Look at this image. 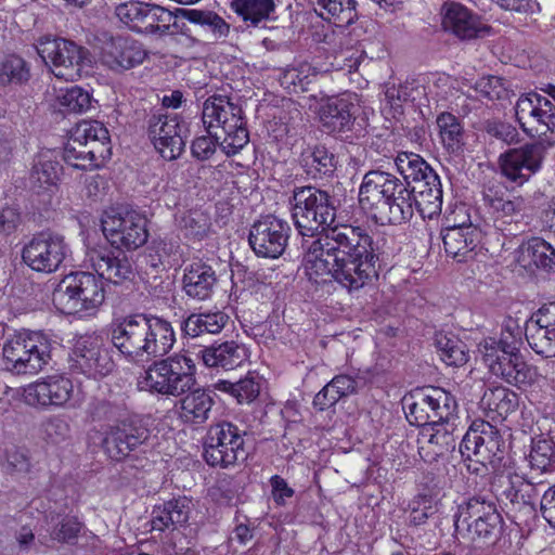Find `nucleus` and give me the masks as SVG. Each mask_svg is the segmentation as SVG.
I'll return each mask as SVG.
<instances>
[{
  "label": "nucleus",
  "mask_w": 555,
  "mask_h": 555,
  "mask_svg": "<svg viewBox=\"0 0 555 555\" xmlns=\"http://www.w3.org/2000/svg\"><path fill=\"white\" fill-rule=\"evenodd\" d=\"M203 124L227 155H234L249 140L242 108L223 95L208 98L203 105Z\"/></svg>",
  "instance_id": "obj_4"
},
{
  "label": "nucleus",
  "mask_w": 555,
  "mask_h": 555,
  "mask_svg": "<svg viewBox=\"0 0 555 555\" xmlns=\"http://www.w3.org/2000/svg\"><path fill=\"white\" fill-rule=\"evenodd\" d=\"M375 261L369 233L360 227L340 224L310 243L302 266L310 281L319 284L335 280L352 291L377 275Z\"/></svg>",
  "instance_id": "obj_1"
},
{
  "label": "nucleus",
  "mask_w": 555,
  "mask_h": 555,
  "mask_svg": "<svg viewBox=\"0 0 555 555\" xmlns=\"http://www.w3.org/2000/svg\"><path fill=\"white\" fill-rule=\"evenodd\" d=\"M437 126L443 146L451 153L459 152L464 144V131L459 119L450 113H442L437 117Z\"/></svg>",
  "instance_id": "obj_48"
},
{
  "label": "nucleus",
  "mask_w": 555,
  "mask_h": 555,
  "mask_svg": "<svg viewBox=\"0 0 555 555\" xmlns=\"http://www.w3.org/2000/svg\"><path fill=\"white\" fill-rule=\"evenodd\" d=\"M73 393L72 380L60 375L40 378L24 388L25 402L43 410L66 408Z\"/></svg>",
  "instance_id": "obj_20"
},
{
  "label": "nucleus",
  "mask_w": 555,
  "mask_h": 555,
  "mask_svg": "<svg viewBox=\"0 0 555 555\" xmlns=\"http://www.w3.org/2000/svg\"><path fill=\"white\" fill-rule=\"evenodd\" d=\"M405 404L409 422L423 428L443 425L456 410L452 395L433 386L414 390L410 398L405 399Z\"/></svg>",
  "instance_id": "obj_11"
},
{
  "label": "nucleus",
  "mask_w": 555,
  "mask_h": 555,
  "mask_svg": "<svg viewBox=\"0 0 555 555\" xmlns=\"http://www.w3.org/2000/svg\"><path fill=\"white\" fill-rule=\"evenodd\" d=\"M356 388L357 382L351 376H335L315 395L313 404L323 411L336 404L341 398L352 395Z\"/></svg>",
  "instance_id": "obj_41"
},
{
  "label": "nucleus",
  "mask_w": 555,
  "mask_h": 555,
  "mask_svg": "<svg viewBox=\"0 0 555 555\" xmlns=\"http://www.w3.org/2000/svg\"><path fill=\"white\" fill-rule=\"evenodd\" d=\"M363 210L380 223L400 224L413 216L412 193L393 175L372 170L364 175L359 190Z\"/></svg>",
  "instance_id": "obj_2"
},
{
  "label": "nucleus",
  "mask_w": 555,
  "mask_h": 555,
  "mask_svg": "<svg viewBox=\"0 0 555 555\" xmlns=\"http://www.w3.org/2000/svg\"><path fill=\"white\" fill-rule=\"evenodd\" d=\"M74 140L88 145L91 150L102 146L106 150V158L111 156V141L108 130L104 125L96 120L80 122L74 130L72 137Z\"/></svg>",
  "instance_id": "obj_42"
},
{
  "label": "nucleus",
  "mask_w": 555,
  "mask_h": 555,
  "mask_svg": "<svg viewBox=\"0 0 555 555\" xmlns=\"http://www.w3.org/2000/svg\"><path fill=\"white\" fill-rule=\"evenodd\" d=\"M228 317L222 312L191 314L183 324V331L191 337L203 334H217L227 324Z\"/></svg>",
  "instance_id": "obj_44"
},
{
  "label": "nucleus",
  "mask_w": 555,
  "mask_h": 555,
  "mask_svg": "<svg viewBox=\"0 0 555 555\" xmlns=\"http://www.w3.org/2000/svg\"><path fill=\"white\" fill-rule=\"evenodd\" d=\"M51 360V341L41 332L20 333L2 347L3 367L15 375H35Z\"/></svg>",
  "instance_id": "obj_8"
},
{
  "label": "nucleus",
  "mask_w": 555,
  "mask_h": 555,
  "mask_svg": "<svg viewBox=\"0 0 555 555\" xmlns=\"http://www.w3.org/2000/svg\"><path fill=\"white\" fill-rule=\"evenodd\" d=\"M36 50L51 73L66 81L78 80L91 65L89 51L76 42L51 35L41 36Z\"/></svg>",
  "instance_id": "obj_10"
},
{
  "label": "nucleus",
  "mask_w": 555,
  "mask_h": 555,
  "mask_svg": "<svg viewBox=\"0 0 555 555\" xmlns=\"http://www.w3.org/2000/svg\"><path fill=\"white\" fill-rule=\"evenodd\" d=\"M291 205L294 224L302 236L325 234L335 220L336 209L328 193L317 188L296 189Z\"/></svg>",
  "instance_id": "obj_9"
},
{
  "label": "nucleus",
  "mask_w": 555,
  "mask_h": 555,
  "mask_svg": "<svg viewBox=\"0 0 555 555\" xmlns=\"http://www.w3.org/2000/svg\"><path fill=\"white\" fill-rule=\"evenodd\" d=\"M217 282L215 270L203 262L189 264L183 274V289L195 300L203 301L210 298Z\"/></svg>",
  "instance_id": "obj_32"
},
{
  "label": "nucleus",
  "mask_w": 555,
  "mask_h": 555,
  "mask_svg": "<svg viewBox=\"0 0 555 555\" xmlns=\"http://www.w3.org/2000/svg\"><path fill=\"white\" fill-rule=\"evenodd\" d=\"M485 202L494 227L501 231L506 225L518 223L527 209L525 197L503 190L489 189L485 193Z\"/></svg>",
  "instance_id": "obj_26"
},
{
  "label": "nucleus",
  "mask_w": 555,
  "mask_h": 555,
  "mask_svg": "<svg viewBox=\"0 0 555 555\" xmlns=\"http://www.w3.org/2000/svg\"><path fill=\"white\" fill-rule=\"evenodd\" d=\"M436 346L441 360L450 366H462L469 359L466 345L455 336L438 334Z\"/></svg>",
  "instance_id": "obj_47"
},
{
  "label": "nucleus",
  "mask_w": 555,
  "mask_h": 555,
  "mask_svg": "<svg viewBox=\"0 0 555 555\" xmlns=\"http://www.w3.org/2000/svg\"><path fill=\"white\" fill-rule=\"evenodd\" d=\"M545 151L542 143L526 144L507 151L500 156L502 175L511 182L522 185L541 169Z\"/></svg>",
  "instance_id": "obj_18"
},
{
  "label": "nucleus",
  "mask_w": 555,
  "mask_h": 555,
  "mask_svg": "<svg viewBox=\"0 0 555 555\" xmlns=\"http://www.w3.org/2000/svg\"><path fill=\"white\" fill-rule=\"evenodd\" d=\"M304 166L314 178L330 175L335 169L334 155L324 146H315L304 156Z\"/></svg>",
  "instance_id": "obj_50"
},
{
  "label": "nucleus",
  "mask_w": 555,
  "mask_h": 555,
  "mask_svg": "<svg viewBox=\"0 0 555 555\" xmlns=\"http://www.w3.org/2000/svg\"><path fill=\"white\" fill-rule=\"evenodd\" d=\"M186 17L194 24L208 27L216 39L225 38L229 35L230 25L215 12L190 10Z\"/></svg>",
  "instance_id": "obj_54"
},
{
  "label": "nucleus",
  "mask_w": 555,
  "mask_h": 555,
  "mask_svg": "<svg viewBox=\"0 0 555 555\" xmlns=\"http://www.w3.org/2000/svg\"><path fill=\"white\" fill-rule=\"evenodd\" d=\"M106 292L99 275L75 272L64 276L53 292L55 307L66 314L92 315L103 305Z\"/></svg>",
  "instance_id": "obj_7"
},
{
  "label": "nucleus",
  "mask_w": 555,
  "mask_h": 555,
  "mask_svg": "<svg viewBox=\"0 0 555 555\" xmlns=\"http://www.w3.org/2000/svg\"><path fill=\"white\" fill-rule=\"evenodd\" d=\"M172 20L173 15L169 10L159 5L146 3L143 33L165 34L168 31Z\"/></svg>",
  "instance_id": "obj_52"
},
{
  "label": "nucleus",
  "mask_w": 555,
  "mask_h": 555,
  "mask_svg": "<svg viewBox=\"0 0 555 555\" xmlns=\"http://www.w3.org/2000/svg\"><path fill=\"white\" fill-rule=\"evenodd\" d=\"M176 341L172 325L167 320L150 315V334L147 338V359L167 354Z\"/></svg>",
  "instance_id": "obj_38"
},
{
  "label": "nucleus",
  "mask_w": 555,
  "mask_h": 555,
  "mask_svg": "<svg viewBox=\"0 0 555 555\" xmlns=\"http://www.w3.org/2000/svg\"><path fill=\"white\" fill-rule=\"evenodd\" d=\"M534 105L546 106L545 96L535 92H530L521 95L515 105V115L519 125L524 119H529L531 112L534 111Z\"/></svg>",
  "instance_id": "obj_61"
},
{
  "label": "nucleus",
  "mask_w": 555,
  "mask_h": 555,
  "mask_svg": "<svg viewBox=\"0 0 555 555\" xmlns=\"http://www.w3.org/2000/svg\"><path fill=\"white\" fill-rule=\"evenodd\" d=\"M101 225L104 236L116 248L137 249L147 241L146 219L135 210L107 209Z\"/></svg>",
  "instance_id": "obj_13"
},
{
  "label": "nucleus",
  "mask_w": 555,
  "mask_h": 555,
  "mask_svg": "<svg viewBox=\"0 0 555 555\" xmlns=\"http://www.w3.org/2000/svg\"><path fill=\"white\" fill-rule=\"evenodd\" d=\"M72 360L76 369L94 378L105 376L114 367L108 352L102 348L101 339L94 336H82L76 340Z\"/></svg>",
  "instance_id": "obj_22"
},
{
  "label": "nucleus",
  "mask_w": 555,
  "mask_h": 555,
  "mask_svg": "<svg viewBox=\"0 0 555 555\" xmlns=\"http://www.w3.org/2000/svg\"><path fill=\"white\" fill-rule=\"evenodd\" d=\"M358 102V96L351 93L322 100L318 109L320 122L331 132L349 129L356 118Z\"/></svg>",
  "instance_id": "obj_29"
},
{
  "label": "nucleus",
  "mask_w": 555,
  "mask_h": 555,
  "mask_svg": "<svg viewBox=\"0 0 555 555\" xmlns=\"http://www.w3.org/2000/svg\"><path fill=\"white\" fill-rule=\"evenodd\" d=\"M214 400L204 389H194L179 402L178 416L185 424H204L211 411Z\"/></svg>",
  "instance_id": "obj_34"
},
{
  "label": "nucleus",
  "mask_w": 555,
  "mask_h": 555,
  "mask_svg": "<svg viewBox=\"0 0 555 555\" xmlns=\"http://www.w3.org/2000/svg\"><path fill=\"white\" fill-rule=\"evenodd\" d=\"M418 454L426 462H433L453 447L454 439L443 426H431L422 429L417 439Z\"/></svg>",
  "instance_id": "obj_35"
},
{
  "label": "nucleus",
  "mask_w": 555,
  "mask_h": 555,
  "mask_svg": "<svg viewBox=\"0 0 555 555\" xmlns=\"http://www.w3.org/2000/svg\"><path fill=\"white\" fill-rule=\"evenodd\" d=\"M442 27L459 39L481 38L490 33V27L459 2H446L441 9Z\"/></svg>",
  "instance_id": "obj_25"
},
{
  "label": "nucleus",
  "mask_w": 555,
  "mask_h": 555,
  "mask_svg": "<svg viewBox=\"0 0 555 555\" xmlns=\"http://www.w3.org/2000/svg\"><path fill=\"white\" fill-rule=\"evenodd\" d=\"M232 8L244 22L257 26L269 18L274 10V2L273 0H232Z\"/></svg>",
  "instance_id": "obj_49"
},
{
  "label": "nucleus",
  "mask_w": 555,
  "mask_h": 555,
  "mask_svg": "<svg viewBox=\"0 0 555 555\" xmlns=\"http://www.w3.org/2000/svg\"><path fill=\"white\" fill-rule=\"evenodd\" d=\"M244 431L229 422L211 425L207 431L204 459L210 466L228 467L244 461Z\"/></svg>",
  "instance_id": "obj_12"
},
{
  "label": "nucleus",
  "mask_w": 555,
  "mask_h": 555,
  "mask_svg": "<svg viewBox=\"0 0 555 555\" xmlns=\"http://www.w3.org/2000/svg\"><path fill=\"white\" fill-rule=\"evenodd\" d=\"M196 358H201L208 367L233 370L243 364L247 353L246 349L235 341H225L218 346L201 348L196 352Z\"/></svg>",
  "instance_id": "obj_33"
},
{
  "label": "nucleus",
  "mask_w": 555,
  "mask_h": 555,
  "mask_svg": "<svg viewBox=\"0 0 555 555\" xmlns=\"http://www.w3.org/2000/svg\"><path fill=\"white\" fill-rule=\"evenodd\" d=\"M521 328L514 322L505 325L501 339L487 338L480 344L482 361L496 377L519 389L540 385L544 376L539 369L527 363L517 352Z\"/></svg>",
  "instance_id": "obj_3"
},
{
  "label": "nucleus",
  "mask_w": 555,
  "mask_h": 555,
  "mask_svg": "<svg viewBox=\"0 0 555 555\" xmlns=\"http://www.w3.org/2000/svg\"><path fill=\"white\" fill-rule=\"evenodd\" d=\"M145 8L146 3L144 2L128 1L118 4L115 9V14L130 29L143 33Z\"/></svg>",
  "instance_id": "obj_55"
},
{
  "label": "nucleus",
  "mask_w": 555,
  "mask_h": 555,
  "mask_svg": "<svg viewBox=\"0 0 555 555\" xmlns=\"http://www.w3.org/2000/svg\"><path fill=\"white\" fill-rule=\"evenodd\" d=\"M437 513L436 503L431 496L420 494L409 504V522L413 526L424 525Z\"/></svg>",
  "instance_id": "obj_57"
},
{
  "label": "nucleus",
  "mask_w": 555,
  "mask_h": 555,
  "mask_svg": "<svg viewBox=\"0 0 555 555\" xmlns=\"http://www.w3.org/2000/svg\"><path fill=\"white\" fill-rule=\"evenodd\" d=\"M196 365L189 351L175 353L154 362L139 377L141 390L178 397L196 384Z\"/></svg>",
  "instance_id": "obj_5"
},
{
  "label": "nucleus",
  "mask_w": 555,
  "mask_h": 555,
  "mask_svg": "<svg viewBox=\"0 0 555 555\" xmlns=\"http://www.w3.org/2000/svg\"><path fill=\"white\" fill-rule=\"evenodd\" d=\"M259 384L251 377H246L237 383H234L233 397L236 398L238 403H249L259 395Z\"/></svg>",
  "instance_id": "obj_62"
},
{
  "label": "nucleus",
  "mask_w": 555,
  "mask_h": 555,
  "mask_svg": "<svg viewBox=\"0 0 555 555\" xmlns=\"http://www.w3.org/2000/svg\"><path fill=\"white\" fill-rule=\"evenodd\" d=\"M184 229L190 235L202 237L206 234L209 222L206 215L201 211H191L183 219Z\"/></svg>",
  "instance_id": "obj_63"
},
{
  "label": "nucleus",
  "mask_w": 555,
  "mask_h": 555,
  "mask_svg": "<svg viewBox=\"0 0 555 555\" xmlns=\"http://www.w3.org/2000/svg\"><path fill=\"white\" fill-rule=\"evenodd\" d=\"M500 450L499 434L488 422L475 421L460 443L464 459L476 457L477 463L489 461Z\"/></svg>",
  "instance_id": "obj_24"
},
{
  "label": "nucleus",
  "mask_w": 555,
  "mask_h": 555,
  "mask_svg": "<svg viewBox=\"0 0 555 555\" xmlns=\"http://www.w3.org/2000/svg\"><path fill=\"white\" fill-rule=\"evenodd\" d=\"M441 235L447 255L459 262L473 259L481 243V231L472 223H448L441 231Z\"/></svg>",
  "instance_id": "obj_27"
},
{
  "label": "nucleus",
  "mask_w": 555,
  "mask_h": 555,
  "mask_svg": "<svg viewBox=\"0 0 555 555\" xmlns=\"http://www.w3.org/2000/svg\"><path fill=\"white\" fill-rule=\"evenodd\" d=\"M291 228L275 216H266L254 223L249 232V244L261 257L278 258L285 250Z\"/></svg>",
  "instance_id": "obj_19"
},
{
  "label": "nucleus",
  "mask_w": 555,
  "mask_h": 555,
  "mask_svg": "<svg viewBox=\"0 0 555 555\" xmlns=\"http://www.w3.org/2000/svg\"><path fill=\"white\" fill-rule=\"evenodd\" d=\"M68 254L69 247L62 235L40 232L24 245L22 259L33 271L50 274L59 270Z\"/></svg>",
  "instance_id": "obj_14"
},
{
  "label": "nucleus",
  "mask_w": 555,
  "mask_h": 555,
  "mask_svg": "<svg viewBox=\"0 0 555 555\" xmlns=\"http://www.w3.org/2000/svg\"><path fill=\"white\" fill-rule=\"evenodd\" d=\"M43 431L49 441L60 443L70 434L69 424L60 416H51L43 423Z\"/></svg>",
  "instance_id": "obj_60"
},
{
  "label": "nucleus",
  "mask_w": 555,
  "mask_h": 555,
  "mask_svg": "<svg viewBox=\"0 0 555 555\" xmlns=\"http://www.w3.org/2000/svg\"><path fill=\"white\" fill-rule=\"evenodd\" d=\"M80 531V524L75 518H65L62 522L51 532V540L57 542H68L75 539Z\"/></svg>",
  "instance_id": "obj_64"
},
{
  "label": "nucleus",
  "mask_w": 555,
  "mask_h": 555,
  "mask_svg": "<svg viewBox=\"0 0 555 555\" xmlns=\"http://www.w3.org/2000/svg\"><path fill=\"white\" fill-rule=\"evenodd\" d=\"M519 404L518 395L504 386L488 388L482 398L481 405L488 413L504 417L515 412Z\"/></svg>",
  "instance_id": "obj_40"
},
{
  "label": "nucleus",
  "mask_w": 555,
  "mask_h": 555,
  "mask_svg": "<svg viewBox=\"0 0 555 555\" xmlns=\"http://www.w3.org/2000/svg\"><path fill=\"white\" fill-rule=\"evenodd\" d=\"M91 150L73 138L69 139L64 149V160L67 165L76 169L93 170L100 168L108 158L106 150L102 146Z\"/></svg>",
  "instance_id": "obj_36"
},
{
  "label": "nucleus",
  "mask_w": 555,
  "mask_h": 555,
  "mask_svg": "<svg viewBox=\"0 0 555 555\" xmlns=\"http://www.w3.org/2000/svg\"><path fill=\"white\" fill-rule=\"evenodd\" d=\"M146 57L143 46L128 37H113L101 50L100 61L108 69L122 73L140 64Z\"/></svg>",
  "instance_id": "obj_23"
},
{
  "label": "nucleus",
  "mask_w": 555,
  "mask_h": 555,
  "mask_svg": "<svg viewBox=\"0 0 555 555\" xmlns=\"http://www.w3.org/2000/svg\"><path fill=\"white\" fill-rule=\"evenodd\" d=\"M526 338L537 354L555 357V302L543 305L532 313L526 323Z\"/></svg>",
  "instance_id": "obj_21"
},
{
  "label": "nucleus",
  "mask_w": 555,
  "mask_h": 555,
  "mask_svg": "<svg viewBox=\"0 0 555 555\" xmlns=\"http://www.w3.org/2000/svg\"><path fill=\"white\" fill-rule=\"evenodd\" d=\"M395 163L406 185L410 181L417 184L427 180L430 175H436L418 154L401 152L397 155Z\"/></svg>",
  "instance_id": "obj_43"
},
{
  "label": "nucleus",
  "mask_w": 555,
  "mask_h": 555,
  "mask_svg": "<svg viewBox=\"0 0 555 555\" xmlns=\"http://www.w3.org/2000/svg\"><path fill=\"white\" fill-rule=\"evenodd\" d=\"M546 106L534 105L529 119H524L520 127L525 132L534 135H545L555 128V105L545 98Z\"/></svg>",
  "instance_id": "obj_46"
},
{
  "label": "nucleus",
  "mask_w": 555,
  "mask_h": 555,
  "mask_svg": "<svg viewBox=\"0 0 555 555\" xmlns=\"http://www.w3.org/2000/svg\"><path fill=\"white\" fill-rule=\"evenodd\" d=\"M29 70L25 61L16 55L8 56L0 66V82L21 83L28 80Z\"/></svg>",
  "instance_id": "obj_58"
},
{
  "label": "nucleus",
  "mask_w": 555,
  "mask_h": 555,
  "mask_svg": "<svg viewBox=\"0 0 555 555\" xmlns=\"http://www.w3.org/2000/svg\"><path fill=\"white\" fill-rule=\"evenodd\" d=\"M476 90L486 99L491 101L502 100L508 96V90L502 78L498 76H487L480 78L476 83Z\"/></svg>",
  "instance_id": "obj_59"
},
{
  "label": "nucleus",
  "mask_w": 555,
  "mask_h": 555,
  "mask_svg": "<svg viewBox=\"0 0 555 555\" xmlns=\"http://www.w3.org/2000/svg\"><path fill=\"white\" fill-rule=\"evenodd\" d=\"M188 132L185 121L173 113L154 114L149 122L150 138L167 160L177 159L182 154Z\"/></svg>",
  "instance_id": "obj_16"
},
{
  "label": "nucleus",
  "mask_w": 555,
  "mask_h": 555,
  "mask_svg": "<svg viewBox=\"0 0 555 555\" xmlns=\"http://www.w3.org/2000/svg\"><path fill=\"white\" fill-rule=\"evenodd\" d=\"M542 482L532 481L516 477L506 490V498L518 508H528L533 511L541 492Z\"/></svg>",
  "instance_id": "obj_45"
},
{
  "label": "nucleus",
  "mask_w": 555,
  "mask_h": 555,
  "mask_svg": "<svg viewBox=\"0 0 555 555\" xmlns=\"http://www.w3.org/2000/svg\"><path fill=\"white\" fill-rule=\"evenodd\" d=\"M502 517L495 504L481 498H470L457 507L454 537L460 543L481 546L500 533Z\"/></svg>",
  "instance_id": "obj_6"
},
{
  "label": "nucleus",
  "mask_w": 555,
  "mask_h": 555,
  "mask_svg": "<svg viewBox=\"0 0 555 555\" xmlns=\"http://www.w3.org/2000/svg\"><path fill=\"white\" fill-rule=\"evenodd\" d=\"M526 253L537 268L550 270L555 267V248L541 237L529 240Z\"/></svg>",
  "instance_id": "obj_51"
},
{
  "label": "nucleus",
  "mask_w": 555,
  "mask_h": 555,
  "mask_svg": "<svg viewBox=\"0 0 555 555\" xmlns=\"http://www.w3.org/2000/svg\"><path fill=\"white\" fill-rule=\"evenodd\" d=\"M60 106L68 112L81 113L89 109L91 105L90 94L80 87H70L61 90L57 95Z\"/></svg>",
  "instance_id": "obj_56"
},
{
  "label": "nucleus",
  "mask_w": 555,
  "mask_h": 555,
  "mask_svg": "<svg viewBox=\"0 0 555 555\" xmlns=\"http://www.w3.org/2000/svg\"><path fill=\"white\" fill-rule=\"evenodd\" d=\"M192 511V501L179 496L154 506L151 518V530L164 532L188 522Z\"/></svg>",
  "instance_id": "obj_30"
},
{
  "label": "nucleus",
  "mask_w": 555,
  "mask_h": 555,
  "mask_svg": "<svg viewBox=\"0 0 555 555\" xmlns=\"http://www.w3.org/2000/svg\"><path fill=\"white\" fill-rule=\"evenodd\" d=\"M314 11L325 21L338 27L352 24L357 20L354 0H309Z\"/></svg>",
  "instance_id": "obj_37"
},
{
  "label": "nucleus",
  "mask_w": 555,
  "mask_h": 555,
  "mask_svg": "<svg viewBox=\"0 0 555 555\" xmlns=\"http://www.w3.org/2000/svg\"><path fill=\"white\" fill-rule=\"evenodd\" d=\"M413 207L415 206L424 219H434L441 214L442 189L439 177H430L415 184L412 190Z\"/></svg>",
  "instance_id": "obj_31"
},
{
  "label": "nucleus",
  "mask_w": 555,
  "mask_h": 555,
  "mask_svg": "<svg viewBox=\"0 0 555 555\" xmlns=\"http://www.w3.org/2000/svg\"><path fill=\"white\" fill-rule=\"evenodd\" d=\"M314 76V74H311V67L308 64H301L298 67L285 69L280 82L288 92L298 93L307 90Z\"/></svg>",
  "instance_id": "obj_53"
},
{
  "label": "nucleus",
  "mask_w": 555,
  "mask_h": 555,
  "mask_svg": "<svg viewBox=\"0 0 555 555\" xmlns=\"http://www.w3.org/2000/svg\"><path fill=\"white\" fill-rule=\"evenodd\" d=\"M150 315L133 314L117 319L112 324V343L131 360L147 359Z\"/></svg>",
  "instance_id": "obj_15"
},
{
  "label": "nucleus",
  "mask_w": 555,
  "mask_h": 555,
  "mask_svg": "<svg viewBox=\"0 0 555 555\" xmlns=\"http://www.w3.org/2000/svg\"><path fill=\"white\" fill-rule=\"evenodd\" d=\"M62 167L50 152L40 153L30 172L31 186L38 190H50L60 181Z\"/></svg>",
  "instance_id": "obj_39"
},
{
  "label": "nucleus",
  "mask_w": 555,
  "mask_h": 555,
  "mask_svg": "<svg viewBox=\"0 0 555 555\" xmlns=\"http://www.w3.org/2000/svg\"><path fill=\"white\" fill-rule=\"evenodd\" d=\"M86 262L101 280L105 279L114 284L131 281L135 275L132 261L127 256H114L106 248L90 249Z\"/></svg>",
  "instance_id": "obj_28"
},
{
  "label": "nucleus",
  "mask_w": 555,
  "mask_h": 555,
  "mask_svg": "<svg viewBox=\"0 0 555 555\" xmlns=\"http://www.w3.org/2000/svg\"><path fill=\"white\" fill-rule=\"evenodd\" d=\"M150 430L139 417H128L111 426L103 439L104 452L114 461L126 459L132 451L144 446Z\"/></svg>",
  "instance_id": "obj_17"
}]
</instances>
